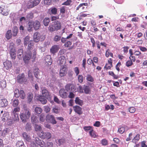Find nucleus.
<instances>
[{"mask_svg":"<svg viewBox=\"0 0 147 147\" xmlns=\"http://www.w3.org/2000/svg\"><path fill=\"white\" fill-rule=\"evenodd\" d=\"M9 114L7 112L5 113L2 117V120L3 121H5L8 120Z\"/></svg>","mask_w":147,"mask_h":147,"instance_id":"obj_28","label":"nucleus"},{"mask_svg":"<svg viewBox=\"0 0 147 147\" xmlns=\"http://www.w3.org/2000/svg\"><path fill=\"white\" fill-rule=\"evenodd\" d=\"M86 79L87 81L93 82L94 81V79L93 77L89 74H87L86 76Z\"/></svg>","mask_w":147,"mask_h":147,"instance_id":"obj_41","label":"nucleus"},{"mask_svg":"<svg viewBox=\"0 0 147 147\" xmlns=\"http://www.w3.org/2000/svg\"><path fill=\"white\" fill-rule=\"evenodd\" d=\"M34 74L35 77L38 78L39 76V70L38 68H36L34 70Z\"/></svg>","mask_w":147,"mask_h":147,"instance_id":"obj_37","label":"nucleus"},{"mask_svg":"<svg viewBox=\"0 0 147 147\" xmlns=\"http://www.w3.org/2000/svg\"><path fill=\"white\" fill-rule=\"evenodd\" d=\"M109 75L112 76L114 79H117L118 78V76L115 75L113 71H109Z\"/></svg>","mask_w":147,"mask_h":147,"instance_id":"obj_53","label":"nucleus"},{"mask_svg":"<svg viewBox=\"0 0 147 147\" xmlns=\"http://www.w3.org/2000/svg\"><path fill=\"white\" fill-rule=\"evenodd\" d=\"M1 86L2 88H5L6 86V82L4 80H2L1 84Z\"/></svg>","mask_w":147,"mask_h":147,"instance_id":"obj_62","label":"nucleus"},{"mask_svg":"<svg viewBox=\"0 0 147 147\" xmlns=\"http://www.w3.org/2000/svg\"><path fill=\"white\" fill-rule=\"evenodd\" d=\"M38 135L40 138L43 139H49L51 137V134L50 132L48 131L44 132L42 131H40V132L39 133Z\"/></svg>","mask_w":147,"mask_h":147,"instance_id":"obj_5","label":"nucleus"},{"mask_svg":"<svg viewBox=\"0 0 147 147\" xmlns=\"http://www.w3.org/2000/svg\"><path fill=\"white\" fill-rule=\"evenodd\" d=\"M31 120L32 122L33 123H36L38 121L37 117L34 115L31 117Z\"/></svg>","mask_w":147,"mask_h":147,"instance_id":"obj_47","label":"nucleus"},{"mask_svg":"<svg viewBox=\"0 0 147 147\" xmlns=\"http://www.w3.org/2000/svg\"><path fill=\"white\" fill-rule=\"evenodd\" d=\"M12 34L11 30H8L7 32L5 35V37L7 40H9L12 37Z\"/></svg>","mask_w":147,"mask_h":147,"instance_id":"obj_27","label":"nucleus"},{"mask_svg":"<svg viewBox=\"0 0 147 147\" xmlns=\"http://www.w3.org/2000/svg\"><path fill=\"white\" fill-rule=\"evenodd\" d=\"M38 99L43 104H45L47 102V100L44 96H40Z\"/></svg>","mask_w":147,"mask_h":147,"instance_id":"obj_25","label":"nucleus"},{"mask_svg":"<svg viewBox=\"0 0 147 147\" xmlns=\"http://www.w3.org/2000/svg\"><path fill=\"white\" fill-rule=\"evenodd\" d=\"M44 111L46 113L49 112L50 110V108L48 106H44Z\"/></svg>","mask_w":147,"mask_h":147,"instance_id":"obj_55","label":"nucleus"},{"mask_svg":"<svg viewBox=\"0 0 147 147\" xmlns=\"http://www.w3.org/2000/svg\"><path fill=\"white\" fill-rule=\"evenodd\" d=\"M20 110V109L19 107H17L15 108L11 113L12 115L15 116V115H18V113L19 111Z\"/></svg>","mask_w":147,"mask_h":147,"instance_id":"obj_30","label":"nucleus"},{"mask_svg":"<svg viewBox=\"0 0 147 147\" xmlns=\"http://www.w3.org/2000/svg\"><path fill=\"white\" fill-rule=\"evenodd\" d=\"M75 102L76 104L82 106L83 104V101L79 98L78 97H76L75 100Z\"/></svg>","mask_w":147,"mask_h":147,"instance_id":"obj_35","label":"nucleus"},{"mask_svg":"<svg viewBox=\"0 0 147 147\" xmlns=\"http://www.w3.org/2000/svg\"><path fill=\"white\" fill-rule=\"evenodd\" d=\"M47 121L51 123L55 124L57 123L53 115H48L46 117Z\"/></svg>","mask_w":147,"mask_h":147,"instance_id":"obj_9","label":"nucleus"},{"mask_svg":"<svg viewBox=\"0 0 147 147\" xmlns=\"http://www.w3.org/2000/svg\"><path fill=\"white\" fill-rule=\"evenodd\" d=\"M30 22L33 24L32 25L35 30H37L39 28L40 26V23L39 21L36 20L35 21H31Z\"/></svg>","mask_w":147,"mask_h":147,"instance_id":"obj_13","label":"nucleus"},{"mask_svg":"<svg viewBox=\"0 0 147 147\" xmlns=\"http://www.w3.org/2000/svg\"><path fill=\"white\" fill-rule=\"evenodd\" d=\"M33 17V14L32 13H30L28 14L26 16V18L27 20H29L32 19Z\"/></svg>","mask_w":147,"mask_h":147,"instance_id":"obj_43","label":"nucleus"},{"mask_svg":"<svg viewBox=\"0 0 147 147\" xmlns=\"http://www.w3.org/2000/svg\"><path fill=\"white\" fill-rule=\"evenodd\" d=\"M8 104V101L5 98L1 99L0 100V104L2 107H5L7 106Z\"/></svg>","mask_w":147,"mask_h":147,"instance_id":"obj_18","label":"nucleus"},{"mask_svg":"<svg viewBox=\"0 0 147 147\" xmlns=\"http://www.w3.org/2000/svg\"><path fill=\"white\" fill-rule=\"evenodd\" d=\"M52 111L53 113L56 114H58L59 113V107L57 106H55L53 107Z\"/></svg>","mask_w":147,"mask_h":147,"instance_id":"obj_42","label":"nucleus"},{"mask_svg":"<svg viewBox=\"0 0 147 147\" xmlns=\"http://www.w3.org/2000/svg\"><path fill=\"white\" fill-rule=\"evenodd\" d=\"M20 97L22 99H24L25 97V94L24 91L22 90L20 91Z\"/></svg>","mask_w":147,"mask_h":147,"instance_id":"obj_48","label":"nucleus"},{"mask_svg":"<svg viewBox=\"0 0 147 147\" xmlns=\"http://www.w3.org/2000/svg\"><path fill=\"white\" fill-rule=\"evenodd\" d=\"M49 30L51 32L56 30L55 27L54 26L53 23V24L49 26Z\"/></svg>","mask_w":147,"mask_h":147,"instance_id":"obj_40","label":"nucleus"},{"mask_svg":"<svg viewBox=\"0 0 147 147\" xmlns=\"http://www.w3.org/2000/svg\"><path fill=\"white\" fill-rule=\"evenodd\" d=\"M36 52L35 50L33 51L32 55L30 51H28L25 53V55L23 58L24 61L25 63H27L31 58L34 59L36 57Z\"/></svg>","mask_w":147,"mask_h":147,"instance_id":"obj_3","label":"nucleus"},{"mask_svg":"<svg viewBox=\"0 0 147 147\" xmlns=\"http://www.w3.org/2000/svg\"><path fill=\"white\" fill-rule=\"evenodd\" d=\"M17 147H26L22 141H19L17 142L16 144Z\"/></svg>","mask_w":147,"mask_h":147,"instance_id":"obj_32","label":"nucleus"},{"mask_svg":"<svg viewBox=\"0 0 147 147\" xmlns=\"http://www.w3.org/2000/svg\"><path fill=\"white\" fill-rule=\"evenodd\" d=\"M61 37L60 36L56 35L54 37L53 40L56 42H58L61 40Z\"/></svg>","mask_w":147,"mask_h":147,"instance_id":"obj_39","label":"nucleus"},{"mask_svg":"<svg viewBox=\"0 0 147 147\" xmlns=\"http://www.w3.org/2000/svg\"><path fill=\"white\" fill-rule=\"evenodd\" d=\"M67 68L66 65L62 66L60 69L59 75L61 77L65 76L67 73Z\"/></svg>","mask_w":147,"mask_h":147,"instance_id":"obj_10","label":"nucleus"},{"mask_svg":"<svg viewBox=\"0 0 147 147\" xmlns=\"http://www.w3.org/2000/svg\"><path fill=\"white\" fill-rule=\"evenodd\" d=\"M54 26L55 27L56 30L60 29L61 27V24L60 22L59 21H55L53 23Z\"/></svg>","mask_w":147,"mask_h":147,"instance_id":"obj_22","label":"nucleus"},{"mask_svg":"<svg viewBox=\"0 0 147 147\" xmlns=\"http://www.w3.org/2000/svg\"><path fill=\"white\" fill-rule=\"evenodd\" d=\"M129 111L131 113H133L136 111V109L134 107H131L128 109Z\"/></svg>","mask_w":147,"mask_h":147,"instance_id":"obj_54","label":"nucleus"},{"mask_svg":"<svg viewBox=\"0 0 147 147\" xmlns=\"http://www.w3.org/2000/svg\"><path fill=\"white\" fill-rule=\"evenodd\" d=\"M33 98V95L32 94H29L28 97V101L29 102H30L32 101Z\"/></svg>","mask_w":147,"mask_h":147,"instance_id":"obj_58","label":"nucleus"},{"mask_svg":"<svg viewBox=\"0 0 147 147\" xmlns=\"http://www.w3.org/2000/svg\"><path fill=\"white\" fill-rule=\"evenodd\" d=\"M40 0H30L28 2L27 6L28 8H32L38 5Z\"/></svg>","mask_w":147,"mask_h":147,"instance_id":"obj_6","label":"nucleus"},{"mask_svg":"<svg viewBox=\"0 0 147 147\" xmlns=\"http://www.w3.org/2000/svg\"><path fill=\"white\" fill-rule=\"evenodd\" d=\"M10 129L7 128L5 129L2 131L1 136L3 137H5L6 135L10 131Z\"/></svg>","mask_w":147,"mask_h":147,"instance_id":"obj_26","label":"nucleus"},{"mask_svg":"<svg viewBox=\"0 0 147 147\" xmlns=\"http://www.w3.org/2000/svg\"><path fill=\"white\" fill-rule=\"evenodd\" d=\"M78 81L80 83H82L84 80V77L82 75H79L78 76Z\"/></svg>","mask_w":147,"mask_h":147,"instance_id":"obj_51","label":"nucleus"},{"mask_svg":"<svg viewBox=\"0 0 147 147\" xmlns=\"http://www.w3.org/2000/svg\"><path fill=\"white\" fill-rule=\"evenodd\" d=\"M28 44V51H30V50L32 48L33 46L34 45V43L33 41H30V43H29Z\"/></svg>","mask_w":147,"mask_h":147,"instance_id":"obj_50","label":"nucleus"},{"mask_svg":"<svg viewBox=\"0 0 147 147\" xmlns=\"http://www.w3.org/2000/svg\"><path fill=\"white\" fill-rule=\"evenodd\" d=\"M59 94L61 97L63 98H65L67 96V93L64 89H61L59 91Z\"/></svg>","mask_w":147,"mask_h":147,"instance_id":"obj_17","label":"nucleus"},{"mask_svg":"<svg viewBox=\"0 0 147 147\" xmlns=\"http://www.w3.org/2000/svg\"><path fill=\"white\" fill-rule=\"evenodd\" d=\"M65 88L66 91L73 92L76 91V86L73 84H68L65 86Z\"/></svg>","mask_w":147,"mask_h":147,"instance_id":"obj_8","label":"nucleus"},{"mask_svg":"<svg viewBox=\"0 0 147 147\" xmlns=\"http://www.w3.org/2000/svg\"><path fill=\"white\" fill-rule=\"evenodd\" d=\"M40 34L38 32H36L34 34L33 39L34 41L36 42H38L40 40Z\"/></svg>","mask_w":147,"mask_h":147,"instance_id":"obj_19","label":"nucleus"},{"mask_svg":"<svg viewBox=\"0 0 147 147\" xmlns=\"http://www.w3.org/2000/svg\"><path fill=\"white\" fill-rule=\"evenodd\" d=\"M101 143L103 146H106L108 145V142L107 140L104 139L101 140Z\"/></svg>","mask_w":147,"mask_h":147,"instance_id":"obj_56","label":"nucleus"},{"mask_svg":"<svg viewBox=\"0 0 147 147\" xmlns=\"http://www.w3.org/2000/svg\"><path fill=\"white\" fill-rule=\"evenodd\" d=\"M13 36H16L17 34V33L18 32V28L17 27H14L13 29Z\"/></svg>","mask_w":147,"mask_h":147,"instance_id":"obj_45","label":"nucleus"},{"mask_svg":"<svg viewBox=\"0 0 147 147\" xmlns=\"http://www.w3.org/2000/svg\"><path fill=\"white\" fill-rule=\"evenodd\" d=\"M32 24L31 23L30 21L28 23V30L29 32H30L32 30V29L33 26L32 25Z\"/></svg>","mask_w":147,"mask_h":147,"instance_id":"obj_49","label":"nucleus"},{"mask_svg":"<svg viewBox=\"0 0 147 147\" xmlns=\"http://www.w3.org/2000/svg\"><path fill=\"white\" fill-rule=\"evenodd\" d=\"M20 91L18 89H16L14 91V96L18 98L20 96Z\"/></svg>","mask_w":147,"mask_h":147,"instance_id":"obj_44","label":"nucleus"},{"mask_svg":"<svg viewBox=\"0 0 147 147\" xmlns=\"http://www.w3.org/2000/svg\"><path fill=\"white\" fill-rule=\"evenodd\" d=\"M49 13L55 15L57 13V9L55 7H53L49 9Z\"/></svg>","mask_w":147,"mask_h":147,"instance_id":"obj_29","label":"nucleus"},{"mask_svg":"<svg viewBox=\"0 0 147 147\" xmlns=\"http://www.w3.org/2000/svg\"><path fill=\"white\" fill-rule=\"evenodd\" d=\"M24 111L20 114V118L23 122H26L29 119L31 115L30 110L28 108L24 107Z\"/></svg>","mask_w":147,"mask_h":147,"instance_id":"obj_1","label":"nucleus"},{"mask_svg":"<svg viewBox=\"0 0 147 147\" xmlns=\"http://www.w3.org/2000/svg\"><path fill=\"white\" fill-rule=\"evenodd\" d=\"M45 61L49 65L51 64V59L50 55L47 56L45 58Z\"/></svg>","mask_w":147,"mask_h":147,"instance_id":"obj_31","label":"nucleus"},{"mask_svg":"<svg viewBox=\"0 0 147 147\" xmlns=\"http://www.w3.org/2000/svg\"><path fill=\"white\" fill-rule=\"evenodd\" d=\"M131 60L128 61L126 63V65L127 67L131 66L133 64Z\"/></svg>","mask_w":147,"mask_h":147,"instance_id":"obj_63","label":"nucleus"},{"mask_svg":"<svg viewBox=\"0 0 147 147\" xmlns=\"http://www.w3.org/2000/svg\"><path fill=\"white\" fill-rule=\"evenodd\" d=\"M74 71L76 74V75L78 76L80 72L79 68L77 67H75L74 68Z\"/></svg>","mask_w":147,"mask_h":147,"instance_id":"obj_61","label":"nucleus"},{"mask_svg":"<svg viewBox=\"0 0 147 147\" xmlns=\"http://www.w3.org/2000/svg\"><path fill=\"white\" fill-rule=\"evenodd\" d=\"M83 89L86 94H89L90 92V90L89 86H84Z\"/></svg>","mask_w":147,"mask_h":147,"instance_id":"obj_38","label":"nucleus"},{"mask_svg":"<svg viewBox=\"0 0 147 147\" xmlns=\"http://www.w3.org/2000/svg\"><path fill=\"white\" fill-rule=\"evenodd\" d=\"M59 49V47L57 45H54L52 46L50 49L51 52L53 54H54L58 51Z\"/></svg>","mask_w":147,"mask_h":147,"instance_id":"obj_16","label":"nucleus"},{"mask_svg":"<svg viewBox=\"0 0 147 147\" xmlns=\"http://www.w3.org/2000/svg\"><path fill=\"white\" fill-rule=\"evenodd\" d=\"M9 11L6 7L3 6L0 7V13L3 15L7 16L9 14Z\"/></svg>","mask_w":147,"mask_h":147,"instance_id":"obj_12","label":"nucleus"},{"mask_svg":"<svg viewBox=\"0 0 147 147\" xmlns=\"http://www.w3.org/2000/svg\"><path fill=\"white\" fill-rule=\"evenodd\" d=\"M42 90V93L43 96L48 98L49 97V93L48 90L45 88H41Z\"/></svg>","mask_w":147,"mask_h":147,"instance_id":"obj_14","label":"nucleus"},{"mask_svg":"<svg viewBox=\"0 0 147 147\" xmlns=\"http://www.w3.org/2000/svg\"><path fill=\"white\" fill-rule=\"evenodd\" d=\"M39 119L40 121L41 122H43L45 120V116L44 115L42 114H41L39 117Z\"/></svg>","mask_w":147,"mask_h":147,"instance_id":"obj_57","label":"nucleus"},{"mask_svg":"<svg viewBox=\"0 0 147 147\" xmlns=\"http://www.w3.org/2000/svg\"><path fill=\"white\" fill-rule=\"evenodd\" d=\"M16 80L18 82L21 84L26 82L27 81L26 78L25 77L23 73L19 75L16 78Z\"/></svg>","mask_w":147,"mask_h":147,"instance_id":"obj_7","label":"nucleus"},{"mask_svg":"<svg viewBox=\"0 0 147 147\" xmlns=\"http://www.w3.org/2000/svg\"><path fill=\"white\" fill-rule=\"evenodd\" d=\"M42 110L40 107H36L35 108V111L37 114H40L42 112Z\"/></svg>","mask_w":147,"mask_h":147,"instance_id":"obj_46","label":"nucleus"},{"mask_svg":"<svg viewBox=\"0 0 147 147\" xmlns=\"http://www.w3.org/2000/svg\"><path fill=\"white\" fill-rule=\"evenodd\" d=\"M22 136L25 140L28 142L30 141V138L29 135L26 132H24L22 134Z\"/></svg>","mask_w":147,"mask_h":147,"instance_id":"obj_24","label":"nucleus"},{"mask_svg":"<svg viewBox=\"0 0 147 147\" xmlns=\"http://www.w3.org/2000/svg\"><path fill=\"white\" fill-rule=\"evenodd\" d=\"M140 135L139 134H137L132 140V142L134 143H136L140 139Z\"/></svg>","mask_w":147,"mask_h":147,"instance_id":"obj_36","label":"nucleus"},{"mask_svg":"<svg viewBox=\"0 0 147 147\" xmlns=\"http://www.w3.org/2000/svg\"><path fill=\"white\" fill-rule=\"evenodd\" d=\"M24 45L25 46H26L27 45L30 43V41H32L30 40V37L28 36H26L24 39Z\"/></svg>","mask_w":147,"mask_h":147,"instance_id":"obj_23","label":"nucleus"},{"mask_svg":"<svg viewBox=\"0 0 147 147\" xmlns=\"http://www.w3.org/2000/svg\"><path fill=\"white\" fill-rule=\"evenodd\" d=\"M59 63L61 65H64L65 64L66 62V60L65 57L61 56L59 58Z\"/></svg>","mask_w":147,"mask_h":147,"instance_id":"obj_20","label":"nucleus"},{"mask_svg":"<svg viewBox=\"0 0 147 147\" xmlns=\"http://www.w3.org/2000/svg\"><path fill=\"white\" fill-rule=\"evenodd\" d=\"M35 130L36 131H42V128L41 126L37 124H35L34 126Z\"/></svg>","mask_w":147,"mask_h":147,"instance_id":"obj_34","label":"nucleus"},{"mask_svg":"<svg viewBox=\"0 0 147 147\" xmlns=\"http://www.w3.org/2000/svg\"><path fill=\"white\" fill-rule=\"evenodd\" d=\"M19 118L18 116L17 115H15V116L12 115V117L10 119H8V122L9 123V124L11 125L13 124L15 122L18 121L19 120Z\"/></svg>","mask_w":147,"mask_h":147,"instance_id":"obj_11","label":"nucleus"},{"mask_svg":"<svg viewBox=\"0 0 147 147\" xmlns=\"http://www.w3.org/2000/svg\"><path fill=\"white\" fill-rule=\"evenodd\" d=\"M75 112L79 115L82 114V108L78 106H76L74 107Z\"/></svg>","mask_w":147,"mask_h":147,"instance_id":"obj_21","label":"nucleus"},{"mask_svg":"<svg viewBox=\"0 0 147 147\" xmlns=\"http://www.w3.org/2000/svg\"><path fill=\"white\" fill-rule=\"evenodd\" d=\"M14 46L15 45L13 43H11L9 44V53L11 59H15L16 56V51Z\"/></svg>","mask_w":147,"mask_h":147,"instance_id":"obj_4","label":"nucleus"},{"mask_svg":"<svg viewBox=\"0 0 147 147\" xmlns=\"http://www.w3.org/2000/svg\"><path fill=\"white\" fill-rule=\"evenodd\" d=\"M13 102L12 105L13 107H16L18 104V99H15L13 100Z\"/></svg>","mask_w":147,"mask_h":147,"instance_id":"obj_52","label":"nucleus"},{"mask_svg":"<svg viewBox=\"0 0 147 147\" xmlns=\"http://www.w3.org/2000/svg\"><path fill=\"white\" fill-rule=\"evenodd\" d=\"M118 131L120 134H123L125 131V129L123 127H121L119 128Z\"/></svg>","mask_w":147,"mask_h":147,"instance_id":"obj_60","label":"nucleus"},{"mask_svg":"<svg viewBox=\"0 0 147 147\" xmlns=\"http://www.w3.org/2000/svg\"><path fill=\"white\" fill-rule=\"evenodd\" d=\"M3 64L4 67L7 69H8L11 68L12 66V64L11 61L7 60L4 62Z\"/></svg>","mask_w":147,"mask_h":147,"instance_id":"obj_15","label":"nucleus"},{"mask_svg":"<svg viewBox=\"0 0 147 147\" xmlns=\"http://www.w3.org/2000/svg\"><path fill=\"white\" fill-rule=\"evenodd\" d=\"M43 22V24L45 26H47L50 22V19L48 18H45L44 19Z\"/></svg>","mask_w":147,"mask_h":147,"instance_id":"obj_33","label":"nucleus"},{"mask_svg":"<svg viewBox=\"0 0 147 147\" xmlns=\"http://www.w3.org/2000/svg\"><path fill=\"white\" fill-rule=\"evenodd\" d=\"M71 0H67L66 1L63 3L62 5H68L70 4L71 3Z\"/></svg>","mask_w":147,"mask_h":147,"instance_id":"obj_59","label":"nucleus"},{"mask_svg":"<svg viewBox=\"0 0 147 147\" xmlns=\"http://www.w3.org/2000/svg\"><path fill=\"white\" fill-rule=\"evenodd\" d=\"M45 144V143L42 140H40L37 137H33L30 147H38V145L42 147H44Z\"/></svg>","mask_w":147,"mask_h":147,"instance_id":"obj_2","label":"nucleus"},{"mask_svg":"<svg viewBox=\"0 0 147 147\" xmlns=\"http://www.w3.org/2000/svg\"><path fill=\"white\" fill-rule=\"evenodd\" d=\"M53 144L52 143L48 142L47 143V146H46V144H45L44 146L43 147H53Z\"/></svg>","mask_w":147,"mask_h":147,"instance_id":"obj_64","label":"nucleus"}]
</instances>
